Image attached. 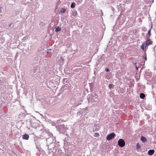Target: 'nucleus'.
<instances>
[{
    "instance_id": "nucleus-1",
    "label": "nucleus",
    "mask_w": 156,
    "mask_h": 156,
    "mask_svg": "<svg viewBox=\"0 0 156 156\" xmlns=\"http://www.w3.org/2000/svg\"><path fill=\"white\" fill-rule=\"evenodd\" d=\"M39 69L38 67H36L34 68L30 71V75L34 76L38 80L39 78Z\"/></svg>"
},
{
    "instance_id": "nucleus-2",
    "label": "nucleus",
    "mask_w": 156,
    "mask_h": 156,
    "mask_svg": "<svg viewBox=\"0 0 156 156\" xmlns=\"http://www.w3.org/2000/svg\"><path fill=\"white\" fill-rule=\"evenodd\" d=\"M87 100L89 103H92L93 102H98L99 101L98 96L95 94L91 95L88 97Z\"/></svg>"
},
{
    "instance_id": "nucleus-3",
    "label": "nucleus",
    "mask_w": 156,
    "mask_h": 156,
    "mask_svg": "<svg viewBox=\"0 0 156 156\" xmlns=\"http://www.w3.org/2000/svg\"><path fill=\"white\" fill-rule=\"evenodd\" d=\"M56 127L57 130H58L60 133H65L66 132L67 129L64 125H60L58 126L55 125Z\"/></svg>"
},
{
    "instance_id": "nucleus-4",
    "label": "nucleus",
    "mask_w": 156,
    "mask_h": 156,
    "mask_svg": "<svg viewBox=\"0 0 156 156\" xmlns=\"http://www.w3.org/2000/svg\"><path fill=\"white\" fill-rule=\"evenodd\" d=\"M87 108H88L87 107L81 109L79 111L77 112V115H79L80 117H81V116L83 115H85L87 113Z\"/></svg>"
},
{
    "instance_id": "nucleus-5",
    "label": "nucleus",
    "mask_w": 156,
    "mask_h": 156,
    "mask_svg": "<svg viewBox=\"0 0 156 156\" xmlns=\"http://www.w3.org/2000/svg\"><path fill=\"white\" fill-rule=\"evenodd\" d=\"M119 145L121 147H123L125 145V142L124 140L122 139H119L118 141Z\"/></svg>"
},
{
    "instance_id": "nucleus-6",
    "label": "nucleus",
    "mask_w": 156,
    "mask_h": 156,
    "mask_svg": "<svg viewBox=\"0 0 156 156\" xmlns=\"http://www.w3.org/2000/svg\"><path fill=\"white\" fill-rule=\"evenodd\" d=\"M115 134L112 133L108 135L107 136L106 139L108 140H110L113 139L115 136Z\"/></svg>"
},
{
    "instance_id": "nucleus-7",
    "label": "nucleus",
    "mask_w": 156,
    "mask_h": 156,
    "mask_svg": "<svg viewBox=\"0 0 156 156\" xmlns=\"http://www.w3.org/2000/svg\"><path fill=\"white\" fill-rule=\"evenodd\" d=\"M28 122L30 124V127H33L35 128L37 127L38 126V124L36 122H32L31 121H30Z\"/></svg>"
},
{
    "instance_id": "nucleus-8",
    "label": "nucleus",
    "mask_w": 156,
    "mask_h": 156,
    "mask_svg": "<svg viewBox=\"0 0 156 156\" xmlns=\"http://www.w3.org/2000/svg\"><path fill=\"white\" fill-rule=\"evenodd\" d=\"M82 102V100L81 99H80V100L77 101V102L75 104V106H77L81 104V102Z\"/></svg>"
},
{
    "instance_id": "nucleus-9",
    "label": "nucleus",
    "mask_w": 156,
    "mask_h": 156,
    "mask_svg": "<svg viewBox=\"0 0 156 156\" xmlns=\"http://www.w3.org/2000/svg\"><path fill=\"white\" fill-rule=\"evenodd\" d=\"M145 107L147 110H151L152 109V106L150 104L146 105L145 106Z\"/></svg>"
},
{
    "instance_id": "nucleus-10",
    "label": "nucleus",
    "mask_w": 156,
    "mask_h": 156,
    "mask_svg": "<svg viewBox=\"0 0 156 156\" xmlns=\"http://www.w3.org/2000/svg\"><path fill=\"white\" fill-rule=\"evenodd\" d=\"M154 150L150 149L148 151L147 154L149 155H152L154 153Z\"/></svg>"
},
{
    "instance_id": "nucleus-11",
    "label": "nucleus",
    "mask_w": 156,
    "mask_h": 156,
    "mask_svg": "<svg viewBox=\"0 0 156 156\" xmlns=\"http://www.w3.org/2000/svg\"><path fill=\"white\" fill-rule=\"evenodd\" d=\"M152 44V42H147L146 43V44L145 46V51L146 50L148 49V46L151 45Z\"/></svg>"
},
{
    "instance_id": "nucleus-12",
    "label": "nucleus",
    "mask_w": 156,
    "mask_h": 156,
    "mask_svg": "<svg viewBox=\"0 0 156 156\" xmlns=\"http://www.w3.org/2000/svg\"><path fill=\"white\" fill-rule=\"evenodd\" d=\"M29 136L28 134H24L23 136V138L24 140H28L29 138Z\"/></svg>"
},
{
    "instance_id": "nucleus-13",
    "label": "nucleus",
    "mask_w": 156,
    "mask_h": 156,
    "mask_svg": "<svg viewBox=\"0 0 156 156\" xmlns=\"http://www.w3.org/2000/svg\"><path fill=\"white\" fill-rule=\"evenodd\" d=\"M141 140L144 143H146L147 142V138L143 136L141 137Z\"/></svg>"
},
{
    "instance_id": "nucleus-14",
    "label": "nucleus",
    "mask_w": 156,
    "mask_h": 156,
    "mask_svg": "<svg viewBox=\"0 0 156 156\" xmlns=\"http://www.w3.org/2000/svg\"><path fill=\"white\" fill-rule=\"evenodd\" d=\"M77 13L76 10H74L72 12V14L73 16H77Z\"/></svg>"
},
{
    "instance_id": "nucleus-15",
    "label": "nucleus",
    "mask_w": 156,
    "mask_h": 156,
    "mask_svg": "<svg viewBox=\"0 0 156 156\" xmlns=\"http://www.w3.org/2000/svg\"><path fill=\"white\" fill-rule=\"evenodd\" d=\"M145 95L144 93H141L140 94V98L141 99H144L145 97Z\"/></svg>"
},
{
    "instance_id": "nucleus-16",
    "label": "nucleus",
    "mask_w": 156,
    "mask_h": 156,
    "mask_svg": "<svg viewBox=\"0 0 156 156\" xmlns=\"http://www.w3.org/2000/svg\"><path fill=\"white\" fill-rule=\"evenodd\" d=\"M145 43V42H144L142 43V45L140 46L141 48L143 50L144 49V46Z\"/></svg>"
},
{
    "instance_id": "nucleus-17",
    "label": "nucleus",
    "mask_w": 156,
    "mask_h": 156,
    "mask_svg": "<svg viewBox=\"0 0 156 156\" xmlns=\"http://www.w3.org/2000/svg\"><path fill=\"white\" fill-rule=\"evenodd\" d=\"M76 5V3L74 2H73L72 3L71 5V7L72 8H74Z\"/></svg>"
},
{
    "instance_id": "nucleus-18",
    "label": "nucleus",
    "mask_w": 156,
    "mask_h": 156,
    "mask_svg": "<svg viewBox=\"0 0 156 156\" xmlns=\"http://www.w3.org/2000/svg\"><path fill=\"white\" fill-rule=\"evenodd\" d=\"M66 11V9H65L64 8H62L61 9L60 11L59 12V13H64Z\"/></svg>"
},
{
    "instance_id": "nucleus-19",
    "label": "nucleus",
    "mask_w": 156,
    "mask_h": 156,
    "mask_svg": "<svg viewBox=\"0 0 156 156\" xmlns=\"http://www.w3.org/2000/svg\"><path fill=\"white\" fill-rule=\"evenodd\" d=\"M60 30L61 28L59 27H58L55 29V31L56 32H59L60 31Z\"/></svg>"
},
{
    "instance_id": "nucleus-20",
    "label": "nucleus",
    "mask_w": 156,
    "mask_h": 156,
    "mask_svg": "<svg viewBox=\"0 0 156 156\" xmlns=\"http://www.w3.org/2000/svg\"><path fill=\"white\" fill-rule=\"evenodd\" d=\"M141 148V146L139 143H137L136 146V149H140Z\"/></svg>"
},
{
    "instance_id": "nucleus-21",
    "label": "nucleus",
    "mask_w": 156,
    "mask_h": 156,
    "mask_svg": "<svg viewBox=\"0 0 156 156\" xmlns=\"http://www.w3.org/2000/svg\"><path fill=\"white\" fill-rule=\"evenodd\" d=\"M68 81V80L67 78H64L63 79V83H67Z\"/></svg>"
},
{
    "instance_id": "nucleus-22",
    "label": "nucleus",
    "mask_w": 156,
    "mask_h": 156,
    "mask_svg": "<svg viewBox=\"0 0 156 156\" xmlns=\"http://www.w3.org/2000/svg\"><path fill=\"white\" fill-rule=\"evenodd\" d=\"M100 135L98 133H95L94 134V136L95 137H97L99 136Z\"/></svg>"
},
{
    "instance_id": "nucleus-23",
    "label": "nucleus",
    "mask_w": 156,
    "mask_h": 156,
    "mask_svg": "<svg viewBox=\"0 0 156 156\" xmlns=\"http://www.w3.org/2000/svg\"><path fill=\"white\" fill-rule=\"evenodd\" d=\"M52 50L51 49H48L47 50V53H51Z\"/></svg>"
},
{
    "instance_id": "nucleus-24",
    "label": "nucleus",
    "mask_w": 156,
    "mask_h": 156,
    "mask_svg": "<svg viewBox=\"0 0 156 156\" xmlns=\"http://www.w3.org/2000/svg\"><path fill=\"white\" fill-rule=\"evenodd\" d=\"M146 41H145V43L147 42H148L150 40V39L149 37H148L145 39Z\"/></svg>"
},
{
    "instance_id": "nucleus-25",
    "label": "nucleus",
    "mask_w": 156,
    "mask_h": 156,
    "mask_svg": "<svg viewBox=\"0 0 156 156\" xmlns=\"http://www.w3.org/2000/svg\"><path fill=\"white\" fill-rule=\"evenodd\" d=\"M113 86V85L112 84H111V83L109 84H108L109 88L110 89H111V88H112Z\"/></svg>"
},
{
    "instance_id": "nucleus-26",
    "label": "nucleus",
    "mask_w": 156,
    "mask_h": 156,
    "mask_svg": "<svg viewBox=\"0 0 156 156\" xmlns=\"http://www.w3.org/2000/svg\"><path fill=\"white\" fill-rule=\"evenodd\" d=\"M82 69V68H76L75 69V70L76 72H79L81 70V69Z\"/></svg>"
},
{
    "instance_id": "nucleus-27",
    "label": "nucleus",
    "mask_w": 156,
    "mask_h": 156,
    "mask_svg": "<svg viewBox=\"0 0 156 156\" xmlns=\"http://www.w3.org/2000/svg\"><path fill=\"white\" fill-rule=\"evenodd\" d=\"M151 29H150L148 31L147 34L149 36H151Z\"/></svg>"
},
{
    "instance_id": "nucleus-28",
    "label": "nucleus",
    "mask_w": 156,
    "mask_h": 156,
    "mask_svg": "<svg viewBox=\"0 0 156 156\" xmlns=\"http://www.w3.org/2000/svg\"><path fill=\"white\" fill-rule=\"evenodd\" d=\"M36 147L38 149V150L39 151H40V146L38 145H36Z\"/></svg>"
},
{
    "instance_id": "nucleus-29",
    "label": "nucleus",
    "mask_w": 156,
    "mask_h": 156,
    "mask_svg": "<svg viewBox=\"0 0 156 156\" xmlns=\"http://www.w3.org/2000/svg\"><path fill=\"white\" fill-rule=\"evenodd\" d=\"M67 139L68 140V138L67 139L66 138L64 140V143L65 144L67 142Z\"/></svg>"
},
{
    "instance_id": "nucleus-30",
    "label": "nucleus",
    "mask_w": 156,
    "mask_h": 156,
    "mask_svg": "<svg viewBox=\"0 0 156 156\" xmlns=\"http://www.w3.org/2000/svg\"><path fill=\"white\" fill-rule=\"evenodd\" d=\"M105 71L107 72H108L110 71V70L108 68H106L105 69Z\"/></svg>"
},
{
    "instance_id": "nucleus-31",
    "label": "nucleus",
    "mask_w": 156,
    "mask_h": 156,
    "mask_svg": "<svg viewBox=\"0 0 156 156\" xmlns=\"http://www.w3.org/2000/svg\"><path fill=\"white\" fill-rule=\"evenodd\" d=\"M2 7H0V12L1 13L2 11Z\"/></svg>"
},
{
    "instance_id": "nucleus-32",
    "label": "nucleus",
    "mask_w": 156,
    "mask_h": 156,
    "mask_svg": "<svg viewBox=\"0 0 156 156\" xmlns=\"http://www.w3.org/2000/svg\"><path fill=\"white\" fill-rule=\"evenodd\" d=\"M147 57H146V53H145V60H147Z\"/></svg>"
},
{
    "instance_id": "nucleus-33",
    "label": "nucleus",
    "mask_w": 156,
    "mask_h": 156,
    "mask_svg": "<svg viewBox=\"0 0 156 156\" xmlns=\"http://www.w3.org/2000/svg\"><path fill=\"white\" fill-rule=\"evenodd\" d=\"M55 124V123H52V125L53 126H54Z\"/></svg>"
},
{
    "instance_id": "nucleus-34",
    "label": "nucleus",
    "mask_w": 156,
    "mask_h": 156,
    "mask_svg": "<svg viewBox=\"0 0 156 156\" xmlns=\"http://www.w3.org/2000/svg\"><path fill=\"white\" fill-rule=\"evenodd\" d=\"M77 66V67H82V66H80H80Z\"/></svg>"
},
{
    "instance_id": "nucleus-35",
    "label": "nucleus",
    "mask_w": 156,
    "mask_h": 156,
    "mask_svg": "<svg viewBox=\"0 0 156 156\" xmlns=\"http://www.w3.org/2000/svg\"><path fill=\"white\" fill-rule=\"evenodd\" d=\"M26 89H24V92H26Z\"/></svg>"
},
{
    "instance_id": "nucleus-36",
    "label": "nucleus",
    "mask_w": 156,
    "mask_h": 156,
    "mask_svg": "<svg viewBox=\"0 0 156 156\" xmlns=\"http://www.w3.org/2000/svg\"><path fill=\"white\" fill-rule=\"evenodd\" d=\"M136 69H138V68L137 67H136Z\"/></svg>"
},
{
    "instance_id": "nucleus-37",
    "label": "nucleus",
    "mask_w": 156,
    "mask_h": 156,
    "mask_svg": "<svg viewBox=\"0 0 156 156\" xmlns=\"http://www.w3.org/2000/svg\"><path fill=\"white\" fill-rule=\"evenodd\" d=\"M107 78L108 79V80L109 79L108 78V77H107Z\"/></svg>"
}]
</instances>
